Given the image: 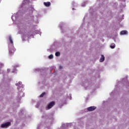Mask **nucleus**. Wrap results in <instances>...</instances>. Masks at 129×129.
<instances>
[{
  "label": "nucleus",
  "instance_id": "nucleus-1",
  "mask_svg": "<svg viewBox=\"0 0 129 129\" xmlns=\"http://www.w3.org/2000/svg\"><path fill=\"white\" fill-rule=\"evenodd\" d=\"M21 13V10H20L19 12H18L16 14L13 15L12 16V19L13 21V22L15 23V24L18 25L19 27V29L20 31V33L22 34V39L24 40V39H26V38H27V35L25 33V25H23V24H18V22L19 21V20L18 19L19 18V15H20Z\"/></svg>",
  "mask_w": 129,
  "mask_h": 129
},
{
  "label": "nucleus",
  "instance_id": "nucleus-2",
  "mask_svg": "<svg viewBox=\"0 0 129 129\" xmlns=\"http://www.w3.org/2000/svg\"><path fill=\"white\" fill-rule=\"evenodd\" d=\"M43 117H44V122L42 125H39L38 129H45V127H47V129L50 128L51 124H52V123L54 121L53 115H48L44 114Z\"/></svg>",
  "mask_w": 129,
  "mask_h": 129
},
{
  "label": "nucleus",
  "instance_id": "nucleus-3",
  "mask_svg": "<svg viewBox=\"0 0 129 129\" xmlns=\"http://www.w3.org/2000/svg\"><path fill=\"white\" fill-rule=\"evenodd\" d=\"M9 41L8 45L9 54H10L11 56H12L16 51V48L14 47V41H13V38H12V36L11 35L9 37Z\"/></svg>",
  "mask_w": 129,
  "mask_h": 129
},
{
  "label": "nucleus",
  "instance_id": "nucleus-4",
  "mask_svg": "<svg viewBox=\"0 0 129 129\" xmlns=\"http://www.w3.org/2000/svg\"><path fill=\"white\" fill-rule=\"evenodd\" d=\"M29 3H30V0H24L21 6V9H23L25 6H26V9H25L26 13L28 12L30 14H32L35 9L32 6L29 7Z\"/></svg>",
  "mask_w": 129,
  "mask_h": 129
},
{
  "label": "nucleus",
  "instance_id": "nucleus-5",
  "mask_svg": "<svg viewBox=\"0 0 129 129\" xmlns=\"http://www.w3.org/2000/svg\"><path fill=\"white\" fill-rule=\"evenodd\" d=\"M18 98H17V100L19 102H20L21 101V97H23V96H25V94H24V92H23V91H19V92H18Z\"/></svg>",
  "mask_w": 129,
  "mask_h": 129
},
{
  "label": "nucleus",
  "instance_id": "nucleus-6",
  "mask_svg": "<svg viewBox=\"0 0 129 129\" xmlns=\"http://www.w3.org/2000/svg\"><path fill=\"white\" fill-rule=\"evenodd\" d=\"M11 125V122H7L6 123H4L1 125V127L3 128H8L9 126Z\"/></svg>",
  "mask_w": 129,
  "mask_h": 129
},
{
  "label": "nucleus",
  "instance_id": "nucleus-7",
  "mask_svg": "<svg viewBox=\"0 0 129 129\" xmlns=\"http://www.w3.org/2000/svg\"><path fill=\"white\" fill-rule=\"evenodd\" d=\"M83 86H84L86 89H88V88H89V86H90V85H89V82H88V81H84L83 82Z\"/></svg>",
  "mask_w": 129,
  "mask_h": 129
},
{
  "label": "nucleus",
  "instance_id": "nucleus-8",
  "mask_svg": "<svg viewBox=\"0 0 129 129\" xmlns=\"http://www.w3.org/2000/svg\"><path fill=\"white\" fill-rule=\"evenodd\" d=\"M54 105H55V102L52 101L48 103L47 108L48 109H50L52 108Z\"/></svg>",
  "mask_w": 129,
  "mask_h": 129
},
{
  "label": "nucleus",
  "instance_id": "nucleus-9",
  "mask_svg": "<svg viewBox=\"0 0 129 129\" xmlns=\"http://www.w3.org/2000/svg\"><path fill=\"white\" fill-rule=\"evenodd\" d=\"M16 86L18 87V89L19 91L21 90V89L23 88V84H22L21 82H19L16 84Z\"/></svg>",
  "mask_w": 129,
  "mask_h": 129
},
{
  "label": "nucleus",
  "instance_id": "nucleus-10",
  "mask_svg": "<svg viewBox=\"0 0 129 129\" xmlns=\"http://www.w3.org/2000/svg\"><path fill=\"white\" fill-rule=\"evenodd\" d=\"M95 109H96V107L94 106L87 108L88 111H93V110H95Z\"/></svg>",
  "mask_w": 129,
  "mask_h": 129
},
{
  "label": "nucleus",
  "instance_id": "nucleus-11",
  "mask_svg": "<svg viewBox=\"0 0 129 129\" xmlns=\"http://www.w3.org/2000/svg\"><path fill=\"white\" fill-rule=\"evenodd\" d=\"M55 48H54V46H52L51 47L47 49V51L50 52L51 53V52L55 51Z\"/></svg>",
  "mask_w": 129,
  "mask_h": 129
},
{
  "label": "nucleus",
  "instance_id": "nucleus-12",
  "mask_svg": "<svg viewBox=\"0 0 129 129\" xmlns=\"http://www.w3.org/2000/svg\"><path fill=\"white\" fill-rule=\"evenodd\" d=\"M104 60H105V57H104V55L102 54L100 58V62H103Z\"/></svg>",
  "mask_w": 129,
  "mask_h": 129
},
{
  "label": "nucleus",
  "instance_id": "nucleus-13",
  "mask_svg": "<svg viewBox=\"0 0 129 129\" xmlns=\"http://www.w3.org/2000/svg\"><path fill=\"white\" fill-rule=\"evenodd\" d=\"M44 6H45V7H47V8H49V7H50V6H51V3H50V2H44Z\"/></svg>",
  "mask_w": 129,
  "mask_h": 129
},
{
  "label": "nucleus",
  "instance_id": "nucleus-14",
  "mask_svg": "<svg viewBox=\"0 0 129 129\" xmlns=\"http://www.w3.org/2000/svg\"><path fill=\"white\" fill-rule=\"evenodd\" d=\"M123 80L122 81V82H119V83H117V87L118 88H119V87H120V86H121V84H122V83H123Z\"/></svg>",
  "mask_w": 129,
  "mask_h": 129
},
{
  "label": "nucleus",
  "instance_id": "nucleus-15",
  "mask_svg": "<svg viewBox=\"0 0 129 129\" xmlns=\"http://www.w3.org/2000/svg\"><path fill=\"white\" fill-rule=\"evenodd\" d=\"M120 35H126V34H127V31L125 30H123L120 32Z\"/></svg>",
  "mask_w": 129,
  "mask_h": 129
},
{
  "label": "nucleus",
  "instance_id": "nucleus-16",
  "mask_svg": "<svg viewBox=\"0 0 129 129\" xmlns=\"http://www.w3.org/2000/svg\"><path fill=\"white\" fill-rule=\"evenodd\" d=\"M4 66H5V64H4V63H3L2 62H0V74H1V69Z\"/></svg>",
  "mask_w": 129,
  "mask_h": 129
},
{
  "label": "nucleus",
  "instance_id": "nucleus-17",
  "mask_svg": "<svg viewBox=\"0 0 129 129\" xmlns=\"http://www.w3.org/2000/svg\"><path fill=\"white\" fill-rule=\"evenodd\" d=\"M111 49H114L115 48V44L114 43H112L110 46Z\"/></svg>",
  "mask_w": 129,
  "mask_h": 129
},
{
  "label": "nucleus",
  "instance_id": "nucleus-18",
  "mask_svg": "<svg viewBox=\"0 0 129 129\" xmlns=\"http://www.w3.org/2000/svg\"><path fill=\"white\" fill-rule=\"evenodd\" d=\"M16 67H19V64L16 65L14 67V70L12 71V73H15V72H16Z\"/></svg>",
  "mask_w": 129,
  "mask_h": 129
},
{
  "label": "nucleus",
  "instance_id": "nucleus-19",
  "mask_svg": "<svg viewBox=\"0 0 129 129\" xmlns=\"http://www.w3.org/2000/svg\"><path fill=\"white\" fill-rule=\"evenodd\" d=\"M121 7L122 8H125V2L123 1L122 2V4L121 5Z\"/></svg>",
  "mask_w": 129,
  "mask_h": 129
},
{
  "label": "nucleus",
  "instance_id": "nucleus-20",
  "mask_svg": "<svg viewBox=\"0 0 129 129\" xmlns=\"http://www.w3.org/2000/svg\"><path fill=\"white\" fill-rule=\"evenodd\" d=\"M60 52L57 51V52H55V56H56V57H59V56H60Z\"/></svg>",
  "mask_w": 129,
  "mask_h": 129
},
{
  "label": "nucleus",
  "instance_id": "nucleus-21",
  "mask_svg": "<svg viewBox=\"0 0 129 129\" xmlns=\"http://www.w3.org/2000/svg\"><path fill=\"white\" fill-rule=\"evenodd\" d=\"M49 59H53L54 58V56L53 54H50V55L48 56Z\"/></svg>",
  "mask_w": 129,
  "mask_h": 129
},
{
  "label": "nucleus",
  "instance_id": "nucleus-22",
  "mask_svg": "<svg viewBox=\"0 0 129 129\" xmlns=\"http://www.w3.org/2000/svg\"><path fill=\"white\" fill-rule=\"evenodd\" d=\"M87 4V1L85 2L84 3L82 4V7H85Z\"/></svg>",
  "mask_w": 129,
  "mask_h": 129
},
{
  "label": "nucleus",
  "instance_id": "nucleus-23",
  "mask_svg": "<svg viewBox=\"0 0 129 129\" xmlns=\"http://www.w3.org/2000/svg\"><path fill=\"white\" fill-rule=\"evenodd\" d=\"M45 94H46V93H45V92L42 93V94L39 96V97H43V96L45 95Z\"/></svg>",
  "mask_w": 129,
  "mask_h": 129
},
{
  "label": "nucleus",
  "instance_id": "nucleus-24",
  "mask_svg": "<svg viewBox=\"0 0 129 129\" xmlns=\"http://www.w3.org/2000/svg\"><path fill=\"white\" fill-rule=\"evenodd\" d=\"M126 86H127V87H129V82H126L125 85Z\"/></svg>",
  "mask_w": 129,
  "mask_h": 129
},
{
  "label": "nucleus",
  "instance_id": "nucleus-25",
  "mask_svg": "<svg viewBox=\"0 0 129 129\" xmlns=\"http://www.w3.org/2000/svg\"><path fill=\"white\" fill-rule=\"evenodd\" d=\"M44 83H45L44 81H43V82H39V85H41V84H44Z\"/></svg>",
  "mask_w": 129,
  "mask_h": 129
},
{
  "label": "nucleus",
  "instance_id": "nucleus-26",
  "mask_svg": "<svg viewBox=\"0 0 129 129\" xmlns=\"http://www.w3.org/2000/svg\"><path fill=\"white\" fill-rule=\"evenodd\" d=\"M59 69H60V70H62V69H63V67H62V66H59Z\"/></svg>",
  "mask_w": 129,
  "mask_h": 129
},
{
  "label": "nucleus",
  "instance_id": "nucleus-27",
  "mask_svg": "<svg viewBox=\"0 0 129 129\" xmlns=\"http://www.w3.org/2000/svg\"><path fill=\"white\" fill-rule=\"evenodd\" d=\"M7 72L8 73H10V72H11V70L8 69H7Z\"/></svg>",
  "mask_w": 129,
  "mask_h": 129
},
{
  "label": "nucleus",
  "instance_id": "nucleus-28",
  "mask_svg": "<svg viewBox=\"0 0 129 129\" xmlns=\"http://www.w3.org/2000/svg\"><path fill=\"white\" fill-rule=\"evenodd\" d=\"M9 85H10V82H8L7 83L6 86H7V87H8V86H9Z\"/></svg>",
  "mask_w": 129,
  "mask_h": 129
},
{
  "label": "nucleus",
  "instance_id": "nucleus-29",
  "mask_svg": "<svg viewBox=\"0 0 129 129\" xmlns=\"http://www.w3.org/2000/svg\"><path fill=\"white\" fill-rule=\"evenodd\" d=\"M35 107H36V108H38V107H39V104H37Z\"/></svg>",
  "mask_w": 129,
  "mask_h": 129
},
{
  "label": "nucleus",
  "instance_id": "nucleus-30",
  "mask_svg": "<svg viewBox=\"0 0 129 129\" xmlns=\"http://www.w3.org/2000/svg\"><path fill=\"white\" fill-rule=\"evenodd\" d=\"M35 70L36 71H40V69H36Z\"/></svg>",
  "mask_w": 129,
  "mask_h": 129
},
{
  "label": "nucleus",
  "instance_id": "nucleus-31",
  "mask_svg": "<svg viewBox=\"0 0 129 129\" xmlns=\"http://www.w3.org/2000/svg\"><path fill=\"white\" fill-rule=\"evenodd\" d=\"M30 17H32V15L30 14Z\"/></svg>",
  "mask_w": 129,
  "mask_h": 129
},
{
  "label": "nucleus",
  "instance_id": "nucleus-32",
  "mask_svg": "<svg viewBox=\"0 0 129 129\" xmlns=\"http://www.w3.org/2000/svg\"><path fill=\"white\" fill-rule=\"evenodd\" d=\"M73 11H74V8H73Z\"/></svg>",
  "mask_w": 129,
  "mask_h": 129
}]
</instances>
